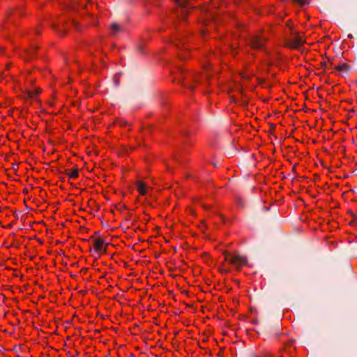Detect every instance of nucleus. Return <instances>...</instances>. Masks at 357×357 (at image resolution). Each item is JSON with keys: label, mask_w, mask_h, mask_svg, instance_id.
<instances>
[{"label": "nucleus", "mask_w": 357, "mask_h": 357, "mask_svg": "<svg viewBox=\"0 0 357 357\" xmlns=\"http://www.w3.org/2000/svg\"><path fill=\"white\" fill-rule=\"evenodd\" d=\"M28 56L31 59L34 56V50H29L27 52Z\"/></svg>", "instance_id": "11"}, {"label": "nucleus", "mask_w": 357, "mask_h": 357, "mask_svg": "<svg viewBox=\"0 0 357 357\" xmlns=\"http://www.w3.org/2000/svg\"><path fill=\"white\" fill-rule=\"evenodd\" d=\"M137 190L139 191L141 195H145L146 192L145 183L142 181H139L137 183Z\"/></svg>", "instance_id": "7"}, {"label": "nucleus", "mask_w": 357, "mask_h": 357, "mask_svg": "<svg viewBox=\"0 0 357 357\" xmlns=\"http://www.w3.org/2000/svg\"><path fill=\"white\" fill-rule=\"evenodd\" d=\"M95 234H96V235L99 234V231H96V232H95Z\"/></svg>", "instance_id": "16"}, {"label": "nucleus", "mask_w": 357, "mask_h": 357, "mask_svg": "<svg viewBox=\"0 0 357 357\" xmlns=\"http://www.w3.org/2000/svg\"><path fill=\"white\" fill-rule=\"evenodd\" d=\"M105 243L102 238H98L94 240V249L96 252H101L102 245Z\"/></svg>", "instance_id": "5"}, {"label": "nucleus", "mask_w": 357, "mask_h": 357, "mask_svg": "<svg viewBox=\"0 0 357 357\" xmlns=\"http://www.w3.org/2000/svg\"><path fill=\"white\" fill-rule=\"evenodd\" d=\"M291 34L294 36L287 40L286 43L287 47L291 48H298L304 43V40L296 32L291 31Z\"/></svg>", "instance_id": "2"}, {"label": "nucleus", "mask_w": 357, "mask_h": 357, "mask_svg": "<svg viewBox=\"0 0 357 357\" xmlns=\"http://www.w3.org/2000/svg\"><path fill=\"white\" fill-rule=\"evenodd\" d=\"M335 69L340 73H348L349 70V66L347 63H342L340 66H336Z\"/></svg>", "instance_id": "6"}, {"label": "nucleus", "mask_w": 357, "mask_h": 357, "mask_svg": "<svg viewBox=\"0 0 357 357\" xmlns=\"http://www.w3.org/2000/svg\"><path fill=\"white\" fill-rule=\"evenodd\" d=\"M114 84L116 88H118L119 86V78L114 77Z\"/></svg>", "instance_id": "10"}, {"label": "nucleus", "mask_w": 357, "mask_h": 357, "mask_svg": "<svg viewBox=\"0 0 357 357\" xmlns=\"http://www.w3.org/2000/svg\"><path fill=\"white\" fill-rule=\"evenodd\" d=\"M264 39L261 36H255L252 38L250 44L254 49H261L263 47Z\"/></svg>", "instance_id": "3"}, {"label": "nucleus", "mask_w": 357, "mask_h": 357, "mask_svg": "<svg viewBox=\"0 0 357 357\" xmlns=\"http://www.w3.org/2000/svg\"><path fill=\"white\" fill-rule=\"evenodd\" d=\"M53 28H54V29H55V30L58 31L59 33H61V31L60 30H59V29H58L57 26H56V25H55V26H53Z\"/></svg>", "instance_id": "14"}, {"label": "nucleus", "mask_w": 357, "mask_h": 357, "mask_svg": "<svg viewBox=\"0 0 357 357\" xmlns=\"http://www.w3.org/2000/svg\"><path fill=\"white\" fill-rule=\"evenodd\" d=\"M38 93V91H30V92L29 93V96L30 97H33V96H37Z\"/></svg>", "instance_id": "12"}, {"label": "nucleus", "mask_w": 357, "mask_h": 357, "mask_svg": "<svg viewBox=\"0 0 357 357\" xmlns=\"http://www.w3.org/2000/svg\"><path fill=\"white\" fill-rule=\"evenodd\" d=\"M111 29V35L114 36H116L119 33L123 31L121 26H120L117 23H113L110 25Z\"/></svg>", "instance_id": "4"}, {"label": "nucleus", "mask_w": 357, "mask_h": 357, "mask_svg": "<svg viewBox=\"0 0 357 357\" xmlns=\"http://www.w3.org/2000/svg\"><path fill=\"white\" fill-rule=\"evenodd\" d=\"M121 75V73H118L115 74L114 77L119 78Z\"/></svg>", "instance_id": "13"}, {"label": "nucleus", "mask_w": 357, "mask_h": 357, "mask_svg": "<svg viewBox=\"0 0 357 357\" xmlns=\"http://www.w3.org/2000/svg\"><path fill=\"white\" fill-rule=\"evenodd\" d=\"M348 38H353V35H352V34H349V35H348Z\"/></svg>", "instance_id": "15"}, {"label": "nucleus", "mask_w": 357, "mask_h": 357, "mask_svg": "<svg viewBox=\"0 0 357 357\" xmlns=\"http://www.w3.org/2000/svg\"><path fill=\"white\" fill-rule=\"evenodd\" d=\"M67 174L69 176L70 178H75L78 176V169L75 168L73 169L70 174L67 173Z\"/></svg>", "instance_id": "9"}, {"label": "nucleus", "mask_w": 357, "mask_h": 357, "mask_svg": "<svg viewBox=\"0 0 357 357\" xmlns=\"http://www.w3.org/2000/svg\"><path fill=\"white\" fill-rule=\"evenodd\" d=\"M224 255L225 257V259L229 260L230 264H233L237 268H240L241 266L247 264V259L243 256H230L227 252H225Z\"/></svg>", "instance_id": "1"}, {"label": "nucleus", "mask_w": 357, "mask_h": 357, "mask_svg": "<svg viewBox=\"0 0 357 357\" xmlns=\"http://www.w3.org/2000/svg\"><path fill=\"white\" fill-rule=\"evenodd\" d=\"M292 2L294 3H297L301 6H303L309 3V0H292Z\"/></svg>", "instance_id": "8"}, {"label": "nucleus", "mask_w": 357, "mask_h": 357, "mask_svg": "<svg viewBox=\"0 0 357 357\" xmlns=\"http://www.w3.org/2000/svg\"><path fill=\"white\" fill-rule=\"evenodd\" d=\"M38 47L37 46H35V47H34V50H36V49H38Z\"/></svg>", "instance_id": "17"}]
</instances>
